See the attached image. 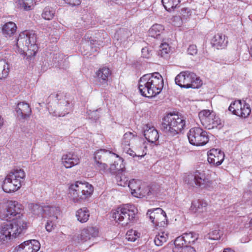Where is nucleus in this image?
<instances>
[{
    "mask_svg": "<svg viewBox=\"0 0 252 252\" xmlns=\"http://www.w3.org/2000/svg\"><path fill=\"white\" fill-rule=\"evenodd\" d=\"M0 218L1 220L17 223L28 227L26 219L24 216V207L15 200H4L0 202Z\"/></svg>",
    "mask_w": 252,
    "mask_h": 252,
    "instance_id": "obj_1",
    "label": "nucleus"
},
{
    "mask_svg": "<svg viewBox=\"0 0 252 252\" xmlns=\"http://www.w3.org/2000/svg\"><path fill=\"white\" fill-rule=\"evenodd\" d=\"M36 38L33 31L26 30L20 32L17 40L16 52L31 60L35 56L38 50Z\"/></svg>",
    "mask_w": 252,
    "mask_h": 252,
    "instance_id": "obj_2",
    "label": "nucleus"
},
{
    "mask_svg": "<svg viewBox=\"0 0 252 252\" xmlns=\"http://www.w3.org/2000/svg\"><path fill=\"white\" fill-rule=\"evenodd\" d=\"M93 192V186L85 181H76L70 184L68 187L69 197L74 203L86 201L91 197Z\"/></svg>",
    "mask_w": 252,
    "mask_h": 252,
    "instance_id": "obj_3",
    "label": "nucleus"
},
{
    "mask_svg": "<svg viewBox=\"0 0 252 252\" xmlns=\"http://www.w3.org/2000/svg\"><path fill=\"white\" fill-rule=\"evenodd\" d=\"M112 213L114 220L125 226L136 220L138 210L134 205L127 204L112 210Z\"/></svg>",
    "mask_w": 252,
    "mask_h": 252,
    "instance_id": "obj_4",
    "label": "nucleus"
},
{
    "mask_svg": "<svg viewBox=\"0 0 252 252\" xmlns=\"http://www.w3.org/2000/svg\"><path fill=\"white\" fill-rule=\"evenodd\" d=\"M26 177V173L22 169H15L11 171L3 181L2 188L7 193L15 192L22 186Z\"/></svg>",
    "mask_w": 252,
    "mask_h": 252,
    "instance_id": "obj_5",
    "label": "nucleus"
},
{
    "mask_svg": "<svg viewBox=\"0 0 252 252\" xmlns=\"http://www.w3.org/2000/svg\"><path fill=\"white\" fill-rule=\"evenodd\" d=\"M185 120L183 116L175 113H170L163 119L162 129L167 134L175 135L185 127Z\"/></svg>",
    "mask_w": 252,
    "mask_h": 252,
    "instance_id": "obj_6",
    "label": "nucleus"
},
{
    "mask_svg": "<svg viewBox=\"0 0 252 252\" xmlns=\"http://www.w3.org/2000/svg\"><path fill=\"white\" fill-rule=\"evenodd\" d=\"M23 223L19 222V224L12 222H4L0 225V242H7L15 239L24 233L28 227L22 225Z\"/></svg>",
    "mask_w": 252,
    "mask_h": 252,
    "instance_id": "obj_7",
    "label": "nucleus"
},
{
    "mask_svg": "<svg viewBox=\"0 0 252 252\" xmlns=\"http://www.w3.org/2000/svg\"><path fill=\"white\" fill-rule=\"evenodd\" d=\"M175 83L181 88L197 89L202 85L201 80L193 72H180L175 79Z\"/></svg>",
    "mask_w": 252,
    "mask_h": 252,
    "instance_id": "obj_8",
    "label": "nucleus"
},
{
    "mask_svg": "<svg viewBox=\"0 0 252 252\" xmlns=\"http://www.w3.org/2000/svg\"><path fill=\"white\" fill-rule=\"evenodd\" d=\"M186 182L191 186L195 185L208 189H211L214 188V182L211 180L209 175L198 171H195L193 174L188 175L186 178Z\"/></svg>",
    "mask_w": 252,
    "mask_h": 252,
    "instance_id": "obj_9",
    "label": "nucleus"
},
{
    "mask_svg": "<svg viewBox=\"0 0 252 252\" xmlns=\"http://www.w3.org/2000/svg\"><path fill=\"white\" fill-rule=\"evenodd\" d=\"M198 117L203 126L208 129L222 126L221 120L213 111L203 110L199 112Z\"/></svg>",
    "mask_w": 252,
    "mask_h": 252,
    "instance_id": "obj_10",
    "label": "nucleus"
},
{
    "mask_svg": "<svg viewBox=\"0 0 252 252\" xmlns=\"http://www.w3.org/2000/svg\"><path fill=\"white\" fill-rule=\"evenodd\" d=\"M188 137L189 143L196 146L204 145L209 140L207 132L198 127L191 128L188 133Z\"/></svg>",
    "mask_w": 252,
    "mask_h": 252,
    "instance_id": "obj_11",
    "label": "nucleus"
},
{
    "mask_svg": "<svg viewBox=\"0 0 252 252\" xmlns=\"http://www.w3.org/2000/svg\"><path fill=\"white\" fill-rule=\"evenodd\" d=\"M128 187L131 190V194L135 197L150 195L152 193L151 188L142 184L140 180L131 179L128 182Z\"/></svg>",
    "mask_w": 252,
    "mask_h": 252,
    "instance_id": "obj_12",
    "label": "nucleus"
},
{
    "mask_svg": "<svg viewBox=\"0 0 252 252\" xmlns=\"http://www.w3.org/2000/svg\"><path fill=\"white\" fill-rule=\"evenodd\" d=\"M148 79H149V86L151 88L153 96L159 94L163 87V80L161 75L158 72L152 74H147Z\"/></svg>",
    "mask_w": 252,
    "mask_h": 252,
    "instance_id": "obj_13",
    "label": "nucleus"
},
{
    "mask_svg": "<svg viewBox=\"0 0 252 252\" xmlns=\"http://www.w3.org/2000/svg\"><path fill=\"white\" fill-rule=\"evenodd\" d=\"M228 109L233 114L242 118L248 117L251 113L250 105L241 100H236L232 102Z\"/></svg>",
    "mask_w": 252,
    "mask_h": 252,
    "instance_id": "obj_14",
    "label": "nucleus"
},
{
    "mask_svg": "<svg viewBox=\"0 0 252 252\" xmlns=\"http://www.w3.org/2000/svg\"><path fill=\"white\" fill-rule=\"evenodd\" d=\"M99 229L96 226H87L82 229L77 236L78 243H84L99 236Z\"/></svg>",
    "mask_w": 252,
    "mask_h": 252,
    "instance_id": "obj_15",
    "label": "nucleus"
},
{
    "mask_svg": "<svg viewBox=\"0 0 252 252\" xmlns=\"http://www.w3.org/2000/svg\"><path fill=\"white\" fill-rule=\"evenodd\" d=\"M59 94H56V97L59 100L57 105V110L53 112V115L57 117L64 116L68 114L72 110V104L66 99L65 96L62 95L60 98Z\"/></svg>",
    "mask_w": 252,
    "mask_h": 252,
    "instance_id": "obj_16",
    "label": "nucleus"
},
{
    "mask_svg": "<svg viewBox=\"0 0 252 252\" xmlns=\"http://www.w3.org/2000/svg\"><path fill=\"white\" fill-rule=\"evenodd\" d=\"M131 148L126 150V154L133 158H142L146 155L147 146L144 140L141 138L137 139L136 143L131 146Z\"/></svg>",
    "mask_w": 252,
    "mask_h": 252,
    "instance_id": "obj_17",
    "label": "nucleus"
},
{
    "mask_svg": "<svg viewBox=\"0 0 252 252\" xmlns=\"http://www.w3.org/2000/svg\"><path fill=\"white\" fill-rule=\"evenodd\" d=\"M39 242L35 240L26 241L15 248L14 252H37L40 249Z\"/></svg>",
    "mask_w": 252,
    "mask_h": 252,
    "instance_id": "obj_18",
    "label": "nucleus"
},
{
    "mask_svg": "<svg viewBox=\"0 0 252 252\" xmlns=\"http://www.w3.org/2000/svg\"><path fill=\"white\" fill-rule=\"evenodd\" d=\"M224 154L220 150L212 149L208 153V161L213 165H220L224 159Z\"/></svg>",
    "mask_w": 252,
    "mask_h": 252,
    "instance_id": "obj_19",
    "label": "nucleus"
},
{
    "mask_svg": "<svg viewBox=\"0 0 252 252\" xmlns=\"http://www.w3.org/2000/svg\"><path fill=\"white\" fill-rule=\"evenodd\" d=\"M61 159L62 164L66 168H70L80 162L79 157L73 152L63 154Z\"/></svg>",
    "mask_w": 252,
    "mask_h": 252,
    "instance_id": "obj_20",
    "label": "nucleus"
},
{
    "mask_svg": "<svg viewBox=\"0 0 252 252\" xmlns=\"http://www.w3.org/2000/svg\"><path fill=\"white\" fill-rule=\"evenodd\" d=\"M147 74L140 78L138 82V89L140 94L145 97H153L151 92V88L149 86V81Z\"/></svg>",
    "mask_w": 252,
    "mask_h": 252,
    "instance_id": "obj_21",
    "label": "nucleus"
},
{
    "mask_svg": "<svg viewBox=\"0 0 252 252\" xmlns=\"http://www.w3.org/2000/svg\"><path fill=\"white\" fill-rule=\"evenodd\" d=\"M208 203L203 199L194 200L191 202L190 208V211L197 215H201L206 212L207 210Z\"/></svg>",
    "mask_w": 252,
    "mask_h": 252,
    "instance_id": "obj_22",
    "label": "nucleus"
},
{
    "mask_svg": "<svg viewBox=\"0 0 252 252\" xmlns=\"http://www.w3.org/2000/svg\"><path fill=\"white\" fill-rule=\"evenodd\" d=\"M136 134L131 132H127L124 134L122 141V145L123 147L124 151L126 153V150L129 149L128 147L131 145H133L136 143L137 139H140Z\"/></svg>",
    "mask_w": 252,
    "mask_h": 252,
    "instance_id": "obj_23",
    "label": "nucleus"
},
{
    "mask_svg": "<svg viewBox=\"0 0 252 252\" xmlns=\"http://www.w3.org/2000/svg\"><path fill=\"white\" fill-rule=\"evenodd\" d=\"M144 135L145 138L151 143H154L158 139L159 135L155 128L149 124L144 127Z\"/></svg>",
    "mask_w": 252,
    "mask_h": 252,
    "instance_id": "obj_24",
    "label": "nucleus"
},
{
    "mask_svg": "<svg viewBox=\"0 0 252 252\" xmlns=\"http://www.w3.org/2000/svg\"><path fill=\"white\" fill-rule=\"evenodd\" d=\"M211 43L213 47L217 49H221L227 46L228 41L225 35L217 33L213 36Z\"/></svg>",
    "mask_w": 252,
    "mask_h": 252,
    "instance_id": "obj_25",
    "label": "nucleus"
},
{
    "mask_svg": "<svg viewBox=\"0 0 252 252\" xmlns=\"http://www.w3.org/2000/svg\"><path fill=\"white\" fill-rule=\"evenodd\" d=\"M16 111L18 116L24 119L29 118L32 113L29 104L24 102H21L17 104Z\"/></svg>",
    "mask_w": 252,
    "mask_h": 252,
    "instance_id": "obj_26",
    "label": "nucleus"
},
{
    "mask_svg": "<svg viewBox=\"0 0 252 252\" xmlns=\"http://www.w3.org/2000/svg\"><path fill=\"white\" fill-rule=\"evenodd\" d=\"M183 240L180 237H177L174 241L173 252H195V250L191 247L184 244Z\"/></svg>",
    "mask_w": 252,
    "mask_h": 252,
    "instance_id": "obj_27",
    "label": "nucleus"
},
{
    "mask_svg": "<svg viewBox=\"0 0 252 252\" xmlns=\"http://www.w3.org/2000/svg\"><path fill=\"white\" fill-rule=\"evenodd\" d=\"M17 29V27L15 23L8 22L2 26V34L5 37L9 38L16 33Z\"/></svg>",
    "mask_w": 252,
    "mask_h": 252,
    "instance_id": "obj_28",
    "label": "nucleus"
},
{
    "mask_svg": "<svg viewBox=\"0 0 252 252\" xmlns=\"http://www.w3.org/2000/svg\"><path fill=\"white\" fill-rule=\"evenodd\" d=\"M14 4L17 8L28 11L34 8L35 0H15Z\"/></svg>",
    "mask_w": 252,
    "mask_h": 252,
    "instance_id": "obj_29",
    "label": "nucleus"
},
{
    "mask_svg": "<svg viewBox=\"0 0 252 252\" xmlns=\"http://www.w3.org/2000/svg\"><path fill=\"white\" fill-rule=\"evenodd\" d=\"M59 213V210L58 207L50 206H44L42 217L56 220L58 219L57 215Z\"/></svg>",
    "mask_w": 252,
    "mask_h": 252,
    "instance_id": "obj_30",
    "label": "nucleus"
},
{
    "mask_svg": "<svg viewBox=\"0 0 252 252\" xmlns=\"http://www.w3.org/2000/svg\"><path fill=\"white\" fill-rule=\"evenodd\" d=\"M111 71L109 68L104 66L100 67L95 72V75L97 81L101 84H104L107 83L108 78L111 75Z\"/></svg>",
    "mask_w": 252,
    "mask_h": 252,
    "instance_id": "obj_31",
    "label": "nucleus"
},
{
    "mask_svg": "<svg viewBox=\"0 0 252 252\" xmlns=\"http://www.w3.org/2000/svg\"><path fill=\"white\" fill-rule=\"evenodd\" d=\"M90 211L86 207H83L78 209L76 212V217L78 221L81 223H85L87 222L90 217Z\"/></svg>",
    "mask_w": 252,
    "mask_h": 252,
    "instance_id": "obj_32",
    "label": "nucleus"
},
{
    "mask_svg": "<svg viewBox=\"0 0 252 252\" xmlns=\"http://www.w3.org/2000/svg\"><path fill=\"white\" fill-rule=\"evenodd\" d=\"M131 36V33L126 29H121L117 31L114 35V37L121 42L126 41Z\"/></svg>",
    "mask_w": 252,
    "mask_h": 252,
    "instance_id": "obj_33",
    "label": "nucleus"
},
{
    "mask_svg": "<svg viewBox=\"0 0 252 252\" xmlns=\"http://www.w3.org/2000/svg\"><path fill=\"white\" fill-rule=\"evenodd\" d=\"M164 31L163 26L160 24H154L149 30V35L154 38H158Z\"/></svg>",
    "mask_w": 252,
    "mask_h": 252,
    "instance_id": "obj_34",
    "label": "nucleus"
},
{
    "mask_svg": "<svg viewBox=\"0 0 252 252\" xmlns=\"http://www.w3.org/2000/svg\"><path fill=\"white\" fill-rule=\"evenodd\" d=\"M9 66L8 63L4 60H0V79L5 78L8 75Z\"/></svg>",
    "mask_w": 252,
    "mask_h": 252,
    "instance_id": "obj_35",
    "label": "nucleus"
},
{
    "mask_svg": "<svg viewBox=\"0 0 252 252\" xmlns=\"http://www.w3.org/2000/svg\"><path fill=\"white\" fill-rule=\"evenodd\" d=\"M162 3L165 9L168 11L173 10L180 4V0H162Z\"/></svg>",
    "mask_w": 252,
    "mask_h": 252,
    "instance_id": "obj_36",
    "label": "nucleus"
},
{
    "mask_svg": "<svg viewBox=\"0 0 252 252\" xmlns=\"http://www.w3.org/2000/svg\"><path fill=\"white\" fill-rule=\"evenodd\" d=\"M167 233L162 231L159 232L158 234L156 235L154 242L156 245L158 246H161L167 241Z\"/></svg>",
    "mask_w": 252,
    "mask_h": 252,
    "instance_id": "obj_37",
    "label": "nucleus"
},
{
    "mask_svg": "<svg viewBox=\"0 0 252 252\" xmlns=\"http://www.w3.org/2000/svg\"><path fill=\"white\" fill-rule=\"evenodd\" d=\"M158 215V216H157L155 222L153 224H155L156 226H165L167 225V221L165 212L163 210V212L160 214L159 213V215Z\"/></svg>",
    "mask_w": 252,
    "mask_h": 252,
    "instance_id": "obj_38",
    "label": "nucleus"
},
{
    "mask_svg": "<svg viewBox=\"0 0 252 252\" xmlns=\"http://www.w3.org/2000/svg\"><path fill=\"white\" fill-rule=\"evenodd\" d=\"M179 237L182 238L184 244H189L194 242L198 238L197 235L193 232L186 233L183 234V236Z\"/></svg>",
    "mask_w": 252,
    "mask_h": 252,
    "instance_id": "obj_39",
    "label": "nucleus"
},
{
    "mask_svg": "<svg viewBox=\"0 0 252 252\" xmlns=\"http://www.w3.org/2000/svg\"><path fill=\"white\" fill-rule=\"evenodd\" d=\"M163 212V210L160 208H157L154 209L148 210L147 213V216L151 220V222L154 223L156 220L157 216H158L159 213Z\"/></svg>",
    "mask_w": 252,
    "mask_h": 252,
    "instance_id": "obj_40",
    "label": "nucleus"
},
{
    "mask_svg": "<svg viewBox=\"0 0 252 252\" xmlns=\"http://www.w3.org/2000/svg\"><path fill=\"white\" fill-rule=\"evenodd\" d=\"M140 233L137 231L130 229L127 231L126 237L128 241L134 242L140 237Z\"/></svg>",
    "mask_w": 252,
    "mask_h": 252,
    "instance_id": "obj_41",
    "label": "nucleus"
},
{
    "mask_svg": "<svg viewBox=\"0 0 252 252\" xmlns=\"http://www.w3.org/2000/svg\"><path fill=\"white\" fill-rule=\"evenodd\" d=\"M55 11L53 8L50 7H46L42 13V17L46 20H51L54 16Z\"/></svg>",
    "mask_w": 252,
    "mask_h": 252,
    "instance_id": "obj_42",
    "label": "nucleus"
},
{
    "mask_svg": "<svg viewBox=\"0 0 252 252\" xmlns=\"http://www.w3.org/2000/svg\"><path fill=\"white\" fill-rule=\"evenodd\" d=\"M171 51V48L169 44L166 42L162 43L160 46L158 54L162 57L168 54Z\"/></svg>",
    "mask_w": 252,
    "mask_h": 252,
    "instance_id": "obj_43",
    "label": "nucleus"
},
{
    "mask_svg": "<svg viewBox=\"0 0 252 252\" xmlns=\"http://www.w3.org/2000/svg\"><path fill=\"white\" fill-rule=\"evenodd\" d=\"M29 207L33 214L37 216H41L42 217V215L43 213L44 207H42L38 204L32 203L29 205Z\"/></svg>",
    "mask_w": 252,
    "mask_h": 252,
    "instance_id": "obj_44",
    "label": "nucleus"
},
{
    "mask_svg": "<svg viewBox=\"0 0 252 252\" xmlns=\"http://www.w3.org/2000/svg\"><path fill=\"white\" fill-rule=\"evenodd\" d=\"M115 178L118 186L125 187L127 184V180L121 172L117 174Z\"/></svg>",
    "mask_w": 252,
    "mask_h": 252,
    "instance_id": "obj_45",
    "label": "nucleus"
},
{
    "mask_svg": "<svg viewBox=\"0 0 252 252\" xmlns=\"http://www.w3.org/2000/svg\"><path fill=\"white\" fill-rule=\"evenodd\" d=\"M96 164V168L101 173H105L108 170L107 165L104 163L101 162L100 161L95 162Z\"/></svg>",
    "mask_w": 252,
    "mask_h": 252,
    "instance_id": "obj_46",
    "label": "nucleus"
},
{
    "mask_svg": "<svg viewBox=\"0 0 252 252\" xmlns=\"http://www.w3.org/2000/svg\"><path fill=\"white\" fill-rule=\"evenodd\" d=\"M180 14L182 18L186 19L191 15V11L188 8H183L181 10Z\"/></svg>",
    "mask_w": 252,
    "mask_h": 252,
    "instance_id": "obj_47",
    "label": "nucleus"
},
{
    "mask_svg": "<svg viewBox=\"0 0 252 252\" xmlns=\"http://www.w3.org/2000/svg\"><path fill=\"white\" fill-rule=\"evenodd\" d=\"M106 152L104 149H100L96 151L94 153V159L95 162L97 161H100L102 155Z\"/></svg>",
    "mask_w": 252,
    "mask_h": 252,
    "instance_id": "obj_48",
    "label": "nucleus"
},
{
    "mask_svg": "<svg viewBox=\"0 0 252 252\" xmlns=\"http://www.w3.org/2000/svg\"><path fill=\"white\" fill-rule=\"evenodd\" d=\"M54 221L55 220H47L46 225L45 226V228L48 232H51L54 229L55 226L54 222Z\"/></svg>",
    "mask_w": 252,
    "mask_h": 252,
    "instance_id": "obj_49",
    "label": "nucleus"
},
{
    "mask_svg": "<svg viewBox=\"0 0 252 252\" xmlns=\"http://www.w3.org/2000/svg\"><path fill=\"white\" fill-rule=\"evenodd\" d=\"M188 53L189 55L194 56L197 53V49L195 45H190L188 48Z\"/></svg>",
    "mask_w": 252,
    "mask_h": 252,
    "instance_id": "obj_50",
    "label": "nucleus"
},
{
    "mask_svg": "<svg viewBox=\"0 0 252 252\" xmlns=\"http://www.w3.org/2000/svg\"><path fill=\"white\" fill-rule=\"evenodd\" d=\"M209 238L212 240H218L220 238V234L218 230H215L209 234Z\"/></svg>",
    "mask_w": 252,
    "mask_h": 252,
    "instance_id": "obj_51",
    "label": "nucleus"
},
{
    "mask_svg": "<svg viewBox=\"0 0 252 252\" xmlns=\"http://www.w3.org/2000/svg\"><path fill=\"white\" fill-rule=\"evenodd\" d=\"M142 55L144 58H149L152 56V51L150 50L148 48L145 47L142 49Z\"/></svg>",
    "mask_w": 252,
    "mask_h": 252,
    "instance_id": "obj_52",
    "label": "nucleus"
},
{
    "mask_svg": "<svg viewBox=\"0 0 252 252\" xmlns=\"http://www.w3.org/2000/svg\"><path fill=\"white\" fill-rule=\"evenodd\" d=\"M118 163H117L116 161H114V163L111 165L110 167L108 169L109 170V172L112 173H116L117 171H119L121 169V167L118 168Z\"/></svg>",
    "mask_w": 252,
    "mask_h": 252,
    "instance_id": "obj_53",
    "label": "nucleus"
},
{
    "mask_svg": "<svg viewBox=\"0 0 252 252\" xmlns=\"http://www.w3.org/2000/svg\"><path fill=\"white\" fill-rule=\"evenodd\" d=\"M85 41L86 43L89 44H94V42H95V40H94L92 39V37L90 36L89 34L85 35L83 38L82 41Z\"/></svg>",
    "mask_w": 252,
    "mask_h": 252,
    "instance_id": "obj_54",
    "label": "nucleus"
},
{
    "mask_svg": "<svg viewBox=\"0 0 252 252\" xmlns=\"http://www.w3.org/2000/svg\"><path fill=\"white\" fill-rule=\"evenodd\" d=\"M67 4L74 6L79 5L81 2V0H64Z\"/></svg>",
    "mask_w": 252,
    "mask_h": 252,
    "instance_id": "obj_55",
    "label": "nucleus"
},
{
    "mask_svg": "<svg viewBox=\"0 0 252 252\" xmlns=\"http://www.w3.org/2000/svg\"><path fill=\"white\" fill-rule=\"evenodd\" d=\"M4 123V120L0 115V129L2 127Z\"/></svg>",
    "mask_w": 252,
    "mask_h": 252,
    "instance_id": "obj_56",
    "label": "nucleus"
},
{
    "mask_svg": "<svg viewBox=\"0 0 252 252\" xmlns=\"http://www.w3.org/2000/svg\"><path fill=\"white\" fill-rule=\"evenodd\" d=\"M223 252H234L230 249H225L224 250Z\"/></svg>",
    "mask_w": 252,
    "mask_h": 252,
    "instance_id": "obj_57",
    "label": "nucleus"
},
{
    "mask_svg": "<svg viewBox=\"0 0 252 252\" xmlns=\"http://www.w3.org/2000/svg\"><path fill=\"white\" fill-rule=\"evenodd\" d=\"M249 53H250L251 57H252V46L250 48Z\"/></svg>",
    "mask_w": 252,
    "mask_h": 252,
    "instance_id": "obj_58",
    "label": "nucleus"
},
{
    "mask_svg": "<svg viewBox=\"0 0 252 252\" xmlns=\"http://www.w3.org/2000/svg\"><path fill=\"white\" fill-rule=\"evenodd\" d=\"M113 155H116V156L117 158H120V157H119V156L118 155L115 154H114V153H113Z\"/></svg>",
    "mask_w": 252,
    "mask_h": 252,
    "instance_id": "obj_59",
    "label": "nucleus"
},
{
    "mask_svg": "<svg viewBox=\"0 0 252 252\" xmlns=\"http://www.w3.org/2000/svg\"><path fill=\"white\" fill-rule=\"evenodd\" d=\"M250 224L252 225V219L250 221Z\"/></svg>",
    "mask_w": 252,
    "mask_h": 252,
    "instance_id": "obj_60",
    "label": "nucleus"
}]
</instances>
